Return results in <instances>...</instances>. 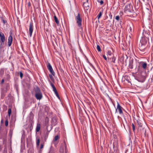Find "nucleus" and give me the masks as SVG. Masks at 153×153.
<instances>
[{"mask_svg":"<svg viewBox=\"0 0 153 153\" xmlns=\"http://www.w3.org/2000/svg\"><path fill=\"white\" fill-rule=\"evenodd\" d=\"M35 97L37 100H40L42 98V94L39 89L38 87H37L35 90Z\"/></svg>","mask_w":153,"mask_h":153,"instance_id":"1","label":"nucleus"},{"mask_svg":"<svg viewBox=\"0 0 153 153\" xmlns=\"http://www.w3.org/2000/svg\"><path fill=\"white\" fill-rule=\"evenodd\" d=\"M146 74L145 72H142L137 76L135 79L139 82H143L145 81L146 78Z\"/></svg>","mask_w":153,"mask_h":153,"instance_id":"2","label":"nucleus"},{"mask_svg":"<svg viewBox=\"0 0 153 153\" xmlns=\"http://www.w3.org/2000/svg\"><path fill=\"white\" fill-rule=\"evenodd\" d=\"M75 18L78 27L80 29H82V19L80 16L79 13H78L77 15L76 16H75Z\"/></svg>","mask_w":153,"mask_h":153,"instance_id":"3","label":"nucleus"},{"mask_svg":"<svg viewBox=\"0 0 153 153\" xmlns=\"http://www.w3.org/2000/svg\"><path fill=\"white\" fill-rule=\"evenodd\" d=\"M147 41H143V39H142L140 41V44L139 45L140 50L141 51H143L145 48L144 47H143L146 44Z\"/></svg>","mask_w":153,"mask_h":153,"instance_id":"4","label":"nucleus"},{"mask_svg":"<svg viewBox=\"0 0 153 153\" xmlns=\"http://www.w3.org/2000/svg\"><path fill=\"white\" fill-rule=\"evenodd\" d=\"M5 41V37L4 34L1 32H0V41L1 42L0 47L1 48V45L2 43H4Z\"/></svg>","mask_w":153,"mask_h":153,"instance_id":"5","label":"nucleus"},{"mask_svg":"<svg viewBox=\"0 0 153 153\" xmlns=\"http://www.w3.org/2000/svg\"><path fill=\"white\" fill-rule=\"evenodd\" d=\"M29 32L30 36L31 37L32 36V33L33 29V24L32 22H30L29 26Z\"/></svg>","mask_w":153,"mask_h":153,"instance_id":"6","label":"nucleus"},{"mask_svg":"<svg viewBox=\"0 0 153 153\" xmlns=\"http://www.w3.org/2000/svg\"><path fill=\"white\" fill-rule=\"evenodd\" d=\"M49 135V133L48 132H46L45 133L43 136L41 137L42 139H43L44 141V143L46 142L47 138H48Z\"/></svg>","mask_w":153,"mask_h":153,"instance_id":"7","label":"nucleus"},{"mask_svg":"<svg viewBox=\"0 0 153 153\" xmlns=\"http://www.w3.org/2000/svg\"><path fill=\"white\" fill-rule=\"evenodd\" d=\"M122 107L120 105L118 102H117V109H116V112L117 111V110H118L119 112V113L120 114H123V112L122 110Z\"/></svg>","mask_w":153,"mask_h":153,"instance_id":"8","label":"nucleus"},{"mask_svg":"<svg viewBox=\"0 0 153 153\" xmlns=\"http://www.w3.org/2000/svg\"><path fill=\"white\" fill-rule=\"evenodd\" d=\"M57 119L56 117H54L52 119L51 123L52 126H55L57 124Z\"/></svg>","mask_w":153,"mask_h":153,"instance_id":"9","label":"nucleus"},{"mask_svg":"<svg viewBox=\"0 0 153 153\" xmlns=\"http://www.w3.org/2000/svg\"><path fill=\"white\" fill-rule=\"evenodd\" d=\"M13 41V37L11 35H10L8 37V44L9 47H10Z\"/></svg>","mask_w":153,"mask_h":153,"instance_id":"10","label":"nucleus"},{"mask_svg":"<svg viewBox=\"0 0 153 153\" xmlns=\"http://www.w3.org/2000/svg\"><path fill=\"white\" fill-rule=\"evenodd\" d=\"M134 60L133 59H130L129 61L128 67L131 69H132L133 68V63Z\"/></svg>","mask_w":153,"mask_h":153,"instance_id":"11","label":"nucleus"},{"mask_svg":"<svg viewBox=\"0 0 153 153\" xmlns=\"http://www.w3.org/2000/svg\"><path fill=\"white\" fill-rule=\"evenodd\" d=\"M140 64L143 69H146V68L147 64L146 62H140Z\"/></svg>","mask_w":153,"mask_h":153,"instance_id":"12","label":"nucleus"},{"mask_svg":"<svg viewBox=\"0 0 153 153\" xmlns=\"http://www.w3.org/2000/svg\"><path fill=\"white\" fill-rule=\"evenodd\" d=\"M131 10V4H128L126 5L125 7V10L129 11Z\"/></svg>","mask_w":153,"mask_h":153,"instance_id":"13","label":"nucleus"},{"mask_svg":"<svg viewBox=\"0 0 153 153\" xmlns=\"http://www.w3.org/2000/svg\"><path fill=\"white\" fill-rule=\"evenodd\" d=\"M40 129V124L39 123H37L36 125V132H39Z\"/></svg>","mask_w":153,"mask_h":153,"instance_id":"14","label":"nucleus"},{"mask_svg":"<svg viewBox=\"0 0 153 153\" xmlns=\"http://www.w3.org/2000/svg\"><path fill=\"white\" fill-rule=\"evenodd\" d=\"M50 85H51V86L52 87L53 90V91L54 92L57 91L55 87L52 82H51Z\"/></svg>","mask_w":153,"mask_h":153,"instance_id":"15","label":"nucleus"},{"mask_svg":"<svg viewBox=\"0 0 153 153\" xmlns=\"http://www.w3.org/2000/svg\"><path fill=\"white\" fill-rule=\"evenodd\" d=\"M103 12V10H102L99 13V14L97 16V18L98 19H99L101 16L102 15V13Z\"/></svg>","mask_w":153,"mask_h":153,"instance_id":"16","label":"nucleus"},{"mask_svg":"<svg viewBox=\"0 0 153 153\" xmlns=\"http://www.w3.org/2000/svg\"><path fill=\"white\" fill-rule=\"evenodd\" d=\"M54 19L56 23L57 24H58L59 23V21L57 18V17H56V16L55 15L54 16Z\"/></svg>","mask_w":153,"mask_h":153,"instance_id":"17","label":"nucleus"},{"mask_svg":"<svg viewBox=\"0 0 153 153\" xmlns=\"http://www.w3.org/2000/svg\"><path fill=\"white\" fill-rule=\"evenodd\" d=\"M40 140L39 138H36V145L37 146H38L39 145Z\"/></svg>","mask_w":153,"mask_h":153,"instance_id":"18","label":"nucleus"},{"mask_svg":"<svg viewBox=\"0 0 153 153\" xmlns=\"http://www.w3.org/2000/svg\"><path fill=\"white\" fill-rule=\"evenodd\" d=\"M47 67L48 70L53 69L51 65L49 63H48L47 65Z\"/></svg>","mask_w":153,"mask_h":153,"instance_id":"19","label":"nucleus"},{"mask_svg":"<svg viewBox=\"0 0 153 153\" xmlns=\"http://www.w3.org/2000/svg\"><path fill=\"white\" fill-rule=\"evenodd\" d=\"M129 30L130 32L131 33L133 31V25L131 24V25H129Z\"/></svg>","mask_w":153,"mask_h":153,"instance_id":"20","label":"nucleus"},{"mask_svg":"<svg viewBox=\"0 0 153 153\" xmlns=\"http://www.w3.org/2000/svg\"><path fill=\"white\" fill-rule=\"evenodd\" d=\"M137 125L139 127H142V123L140 122V120H137Z\"/></svg>","mask_w":153,"mask_h":153,"instance_id":"21","label":"nucleus"},{"mask_svg":"<svg viewBox=\"0 0 153 153\" xmlns=\"http://www.w3.org/2000/svg\"><path fill=\"white\" fill-rule=\"evenodd\" d=\"M28 153H34V150L31 148H30L28 150Z\"/></svg>","mask_w":153,"mask_h":153,"instance_id":"22","label":"nucleus"},{"mask_svg":"<svg viewBox=\"0 0 153 153\" xmlns=\"http://www.w3.org/2000/svg\"><path fill=\"white\" fill-rule=\"evenodd\" d=\"M48 70L50 71L51 73L52 74V75L53 76H54L55 74V73L54 72V71L53 69H51L50 70Z\"/></svg>","mask_w":153,"mask_h":153,"instance_id":"23","label":"nucleus"},{"mask_svg":"<svg viewBox=\"0 0 153 153\" xmlns=\"http://www.w3.org/2000/svg\"><path fill=\"white\" fill-rule=\"evenodd\" d=\"M8 115L9 117H10L11 113V108H9L8 111Z\"/></svg>","mask_w":153,"mask_h":153,"instance_id":"24","label":"nucleus"},{"mask_svg":"<svg viewBox=\"0 0 153 153\" xmlns=\"http://www.w3.org/2000/svg\"><path fill=\"white\" fill-rule=\"evenodd\" d=\"M83 5L86 7H89L88 4L87 2H84L83 3Z\"/></svg>","mask_w":153,"mask_h":153,"instance_id":"25","label":"nucleus"},{"mask_svg":"<svg viewBox=\"0 0 153 153\" xmlns=\"http://www.w3.org/2000/svg\"><path fill=\"white\" fill-rule=\"evenodd\" d=\"M97 2L100 3L101 5H102L103 4L104 2L102 0H97Z\"/></svg>","mask_w":153,"mask_h":153,"instance_id":"26","label":"nucleus"},{"mask_svg":"<svg viewBox=\"0 0 153 153\" xmlns=\"http://www.w3.org/2000/svg\"><path fill=\"white\" fill-rule=\"evenodd\" d=\"M116 59V57L114 56H113L112 58L110 59H111V62L114 63H115Z\"/></svg>","mask_w":153,"mask_h":153,"instance_id":"27","label":"nucleus"},{"mask_svg":"<svg viewBox=\"0 0 153 153\" xmlns=\"http://www.w3.org/2000/svg\"><path fill=\"white\" fill-rule=\"evenodd\" d=\"M1 21L4 24H5L7 23V21L6 20H4L3 18H1Z\"/></svg>","mask_w":153,"mask_h":153,"instance_id":"28","label":"nucleus"},{"mask_svg":"<svg viewBox=\"0 0 153 153\" xmlns=\"http://www.w3.org/2000/svg\"><path fill=\"white\" fill-rule=\"evenodd\" d=\"M97 49L98 51L100 52L101 51L100 47L99 45H97Z\"/></svg>","mask_w":153,"mask_h":153,"instance_id":"29","label":"nucleus"},{"mask_svg":"<svg viewBox=\"0 0 153 153\" xmlns=\"http://www.w3.org/2000/svg\"><path fill=\"white\" fill-rule=\"evenodd\" d=\"M112 54V52L110 50H108L107 51V54L109 56H111Z\"/></svg>","mask_w":153,"mask_h":153,"instance_id":"30","label":"nucleus"},{"mask_svg":"<svg viewBox=\"0 0 153 153\" xmlns=\"http://www.w3.org/2000/svg\"><path fill=\"white\" fill-rule=\"evenodd\" d=\"M55 94H56V96L59 99H60V97H59V95L57 91H56V92H54Z\"/></svg>","mask_w":153,"mask_h":153,"instance_id":"31","label":"nucleus"},{"mask_svg":"<svg viewBox=\"0 0 153 153\" xmlns=\"http://www.w3.org/2000/svg\"><path fill=\"white\" fill-rule=\"evenodd\" d=\"M59 138V137L58 135L56 136L55 138L53 140L55 141L57 140Z\"/></svg>","mask_w":153,"mask_h":153,"instance_id":"32","label":"nucleus"},{"mask_svg":"<svg viewBox=\"0 0 153 153\" xmlns=\"http://www.w3.org/2000/svg\"><path fill=\"white\" fill-rule=\"evenodd\" d=\"M8 124V120L7 119L5 121V125L6 126H7Z\"/></svg>","mask_w":153,"mask_h":153,"instance_id":"33","label":"nucleus"},{"mask_svg":"<svg viewBox=\"0 0 153 153\" xmlns=\"http://www.w3.org/2000/svg\"><path fill=\"white\" fill-rule=\"evenodd\" d=\"M19 74H20V77H21V79H22L23 77V74L22 73L21 71L19 72Z\"/></svg>","mask_w":153,"mask_h":153,"instance_id":"34","label":"nucleus"},{"mask_svg":"<svg viewBox=\"0 0 153 153\" xmlns=\"http://www.w3.org/2000/svg\"><path fill=\"white\" fill-rule=\"evenodd\" d=\"M44 143H41L40 146V149H41L43 148V146H44Z\"/></svg>","mask_w":153,"mask_h":153,"instance_id":"35","label":"nucleus"},{"mask_svg":"<svg viewBox=\"0 0 153 153\" xmlns=\"http://www.w3.org/2000/svg\"><path fill=\"white\" fill-rule=\"evenodd\" d=\"M132 129L133 130V131H134L135 130V126H134V124L133 123H132Z\"/></svg>","mask_w":153,"mask_h":153,"instance_id":"36","label":"nucleus"},{"mask_svg":"<svg viewBox=\"0 0 153 153\" xmlns=\"http://www.w3.org/2000/svg\"><path fill=\"white\" fill-rule=\"evenodd\" d=\"M115 19L117 21H119L120 19V17L119 16H117L115 17Z\"/></svg>","mask_w":153,"mask_h":153,"instance_id":"37","label":"nucleus"},{"mask_svg":"<svg viewBox=\"0 0 153 153\" xmlns=\"http://www.w3.org/2000/svg\"><path fill=\"white\" fill-rule=\"evenodd\" d=\"M103 58H104V59L106 61H107V58L106 56L105 55H103Z\"/></svg>","mask_w":153,"mask_h":153,"instance_id":"38","label":"nucleus"},{"mask_svg":"<svg viewBox=\"0 0 153 153\" xmlns=\"http://www.w3.org/2000/svg\"><path fill=\"white\" fill-rule=\"evenodd\" d=\"M4 153H7V150L6 148L4 149Z\"/></svg>","mask_w":153,"mask_h":153,"instance_id":"39","label":"nucleus"},{"mask_svg":"<svg viewBox=\"0 0 153 153\" xmlns=\"http://www.w3.org/2000/svg\"><path fill=\"white\" fill-rule=\"evenodd\" d=\"M4 79H3L1 80V84H3V83H4Z\"/></svg>","mask_w":153,"mask_h":153,"instance_id":"40","label":"nucleus"},{"mask_svg":"<svg viewBox=\"0 0 153 153\" xmlns=\"http://www.w3.org/2000/svg\"><path fill=\"white\" fill-rule=\"evenodd\" d=\"M49 153H53V151L51 149Z\"/></svg>","mask_w":153,"mask_h":153,"instance_id":"41","label":"nucleus"},{"mask_svg":"<svg viewBox=\"0 0 153 153\" xmlns=\"http://www.w3.org/2000/svg\"><path fill=\"white\" fill-rule=\"evenodd\" d=\"M144 134L145 136H146V130H145Z\"/></svg>","mask_w":153,"mask_h":153,"instance_id":"42","label":"nucleus"},{"mask_svg":"<svg viewBox=\"0 0 153 153\" xmlns=\"http://www.w3.org/2000/svg\"><path fill=\"white\" fill-rule=\"evenodd\" d=\"M152 82H153V74L152 75V77L151 78Z\"/></svg>","mask_w":153,"mask_h":153,"instance_id":"43","label":"nucleus"},{"mask_svg":"<svg viewBox=\"0 0 153 153\" xmlns=\"http://www.w3.org/2000/svg\"><path fill=\"white\" fill-rule=\"evenodd\" d=\"M10 149H11V150H10L9 152V153H12V152H12V149H11V148Z\"/></svg>","mask_w":153,"mask_h":153,"instance_id":"44","label":"nucleus"},{"mask_svg":"<svg viewBox=\"0 0 153 153\" xmlns=\"http://www.w3.org/2000/svg\"><path fill=\"white\" fill-rule=\"evenodd\" d=\"M32 114H32V112H30V115H31Z\"/></svg>","mask_w":153,"mask_h":153,"instance_id":"45","label":"nucleus"},{"mask_svg":"<svg viewBox=\"0 0 153 153\" xmlns=\"http://www.w3.org/2000/svg\"><path fill=\"white\" fill-rule=\"evenodd\" d=\"M3 120H1V123H3Z\"/></svg>","mask_w":153,"mask_h":153,"instance_id":"46","label":"nucleus"},{"mask_svg":"<svg viewBox=\"0 0 153 153\" xmlns=\"http://www.w3.org/2000/svg\"><path fill=\"white\" fill-rule=\"evenodd\" d=\"M49 76L50 77H51L52 76V75H49Z\"/></svg>","mask_w":153,"mask_h":153,"instance_id":"47","label":"nucleus"},{"mask_svg":"<svg viewBox=\"0 0 153 153\" xmlns=\"http://www.w3.org/2000/svg\"><path fill=\"white\" fill-rule=\"evenodd\" d=\"M86 0V2L87 3H88V0Z\"/></svg>","mask_w":153,"mask_h":153,"instance_id":"48","label":"nucleus"}]
</instances>
